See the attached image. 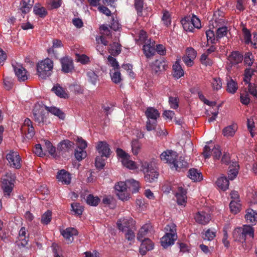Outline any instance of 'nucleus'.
<instances>
[{
    "instance_id": "22",
    "label": "nucleus",
    "mask_w": 257,
    "mask_h": 257,
    "mask_svg": "<svg viewBox=\"0 0 257 257\" xmlns=\"http://www.w3.org/2000/svg\"><path fill=\"white\" fill-rule=\"evenodd\" d=\"M57 179L63 184L68 185L71 181V174L65 170H61L58 172Z\"/></svg>"
},
{
    "instance_id": "6",
    "label": "nucleus",
    "mask_w": 257,
    "mask_h": 257,
    "mask_svg": "<svg viewBox=\"0 0 257 257\" xmlns=\"http://www.w3.org/2000/svg\"><path fill=\"white\" fill-rule=\"evenodd\" d=\"M116 154L123 166L131 170H135L138 168L135 162L131 159L130 155L122 149H117Z\"/></svg>"
},
{
    "instance_id": "1",
    "label": "nucleus",
    "mask_w": 257,
    "mask_h": 257,
    "mask_svg": "<svg viewBox=\"0 0 257 257\" xmlns=\"http://www.w3.org/2000/svg\"><path fill=\"white\" fill-rule=\"evenodd\" d=\"M54 67L53 61L46 58L39 61L37 64V74L40 79H46L50 77L53 72Z\"/></svg>"
},
{
    "instance_id": "29",
    "label": "nucleus",
    "mask_w": 257,
    "mask_h": 257,
    "mask_svg": "<svg viewBox=\"0 0 257 257\" xmlns=\"http://www.w3.org/2000/svg\"><path fill=\"white\" fill-rule=\"evenodd\" d=\"M188 167V163L184 160L182 157H177L176 161L173 163L171 168H174L176 170L180 171L182 169L186 168Z\"/></svg>"
},
{
    "instance_id": "11",
    "label": "nucleus",
    "mask_w": 257,
    "mask_h": 257,
    "mask_svg": "<svg viewBox=\"0 0 257 257\" xmlns=\"http://www.w3.org/2000/svg\"><path fill=\"white\" fill-rule=\"evenodd\" d=\"M203 155L205 159L212 156L214 160H219L221 155L220 147L218 145H215L211 148V147L205 146L204 148Z\"/></svg>"
},
{
    "instance_id": "36",
    "label": "nucleus",
    "mask_w": 257,
    "mask_h": 257,
    "mask_svg": "<svg viewBox=\"0 0 257 257\" xmlns=\"http://www.w3.org/2000/svg\"><path fill=\"white\" fill-rule=\"evenodd\" d=\"M216 184L219 189L225 191L228 188L229 181L225 177L221 176L217 179Z\"/></svg>"
},
{
    "instance_id": "30",
    "label": "nucleus",
    "mask_w": 257,
    "mask_h": 257,
    "mask_svg": "<svg viewBox=\"0 0 257 257\" xmlns=\"http://www.w3.org/2000/svg\"><path fill=\"white\" fill-rule=\"evenodd\" d=\"M73 143L68 140H65L58 145L57 150L63 152H67L73 148Z\"/></svg>"
},
{
    "instance_id": "56",
    "label": "nucleus",
    "mask_w": 257,
    "mask_h": 257,
    "mask_svg": "<svg viewBox=\"0 0 257 257\" xmlns=\"http://www.w3.org/2000/svg\"><path fill=\"white\" fill-rule=\"evenodd\" d=\"M33 11L36 15L41 17H44L47 14L46 9L44 7H40L37 5L34 6Z\"/></svg>"
},
{
    "instance_id": "2",
    "label": "nucleus",
    "mask_w": 257,
    "mask_h": 257,
    "mask_svg": "<svg viewBox=\"0 0 257 257\" xmlns=\"http://www.w3.org/2000/svg\"><path fill=\"white\" fill-rule=\"evenodd\" d=\"M139 166H141V170L145 174V180L148 183L155 182L158 179L159 173L147 161L140 160Z\"/></svg>"
},
{
    "instance_id": "27",
    "label": "nucleus",
    "mask_w": 257,
    "mask_h": 257,
    "mask_svg": "<svg viewBox=\"0 0 257 257\" xmlns=\"http://www.w3.org/2000/svg\"><path fill=\"white\" fill-rule=\"evenodd\" d=\"M14 186V180L4 179L2 182V188L5 196H10Z\"/></svg>"
},
{
    "instance_id": "48",
    "label": "nucleus",
    "mask_w": 257,
    "mask_h": 257,
    "mask_svg": "<svg viewBox=\"0 0 257 257\" xmlns=\"http://www.w3.org/2000/svg\"><path fill=\"white\" fill-rule=\"evenodd\" d=\"M100 199L97 196H94L92 194H89L86 198V202L91 206H97L100 202Z\"/></svg>"
},
{
    "instance_id": "51",
    "label": "nucleus",
    "mask_w": 257,
    "mask_h": 257,
    "mask_svg": "<svg viewBox=\"0 0 257 257\" xmlns=\"http://www.w3.org/2000/svg\"><path fill=\"white\" fill-rule=\"evenodd\" d=\"M126 183L130 185L129 188H132L133 193H135L139 191L140 189L139 182L134 179H130L127 180Z\"/></svg>"
},
{
    "instance_id": "38",
    "label": "nucleus",
    "mask_w": 257,
    "mask_h": 257,
    "mask_svg": "<svg viewBox=\"0 0 257 257\" xmlns=\"http://www.w3.org/2000/svg\"><path fill=\"white\" fill-rule=\"evenodd\" d=\"M237 128L236 124H232L225 127L222 131V134L224 136L226 137H232L235 134Z\"/></svg>"
},
{
    "instance_id": "5",
    "label": "nucleus",
    "mask_w": 257,
    "mask_h": 257,
    "mask_svg": "<svg viewBox=\"0 0 257 257\" xmlns=\"http://www.w3.org/2000/svg\"><path fill=\"white\" fill-rule=\"evenodd\" d=\"M147 118L146 129L148 131L154 130L157 126V119L160 116L158 110L152 107H148L145 111Z\"/></svg>"
},
{
    "instance_id": "49",
    "label": "nucleus",
    "mask_w": 257,
    "mask_h": 257,
    "mask_svg": "<svg viewBox=\"0 0 257 257\" xmlns=\"http://www.w3.org/2000/svg\"><path fill=\"white\" fill-rule=\"evenodd\" d=\"M216 235V231L208 229L202 233V237L204 240H212Z\"/></svg>"
},
{
    "instance_id": "13",
    "label": "nucleus",
    "mask_w": 257,
    "mask_h": 257,
    "mask_svg": "<svg viewBox=\"0 0 257 257\" xmlns=\"http://www.w3.org/2000/svg\"><path fill=\"white\" fill-rule=\"evenodd\" d=\"M21 130L22 134L25 135L28 139L32 138L35 133L32 122L28 118L25 119Z\"/></svg>"
},
{
    "instance_id": "12",
    "label": "nucleus",
    "mask_w": 257,
    "mask_h": 257,
    "mask_svg": "<svg viewBox=\"0 0 257 257\" xmlns=\"http://www.w3.org/2000/svg\"><path fill=\"white\" fill-rule=\"evenodd\" d=\"M6 158L11 167L16 169H19L22 165V159L17 152L11 151L7 155Z\"/></svg>"
},
{
    "instance_id": "26",
    "label": "nucleus",
    "mask_w": 257,
    "mask_h": 257,
    "mask_svg": "<svg viewBox=\"0 0 257 257\" xmlns=\"http://www.w3.org/2000/svg\"><path fill=\"white\" fill-rule=\"evenodd\" d=\"M141 241H142L140 247V252L141 254H146L147 251L152 250L153 248L154 245L152 241L148 238H145Z\"/></svg>"
},
{
    "instance_id": "10",
    "label": "nucleus",
    "mask_w": 257,
    "mask_h": 257,
    "mask_svg": "<svg viewBox=\"0 0 257 257\" xmlns=\"http://www.w3.org/2000/svg\"><path fill=\"white\" fill-rule=\"evenodd\" d=\"M114 188L116 191V195L119 199L124 201L130 198V194L128 192L125 182H119L115 184Z\"/></svg>"
},
{
    "instance_id": "63",
    "label": "nucleus",
    "mask_w": 257,
    "mask_h": 257,
    "mask_svg": "<svg viewBox=\"0 0 257 257\" xmlns=\"http://www.w3.org/2000/svg\"><path fill=\"white\" fill-rule=\"evenodd\" d=\"M63 46L61 41L58 39H54L53 40V46L51 48L48 50L49 54L54 53V49L60 48Z\"/></svg>"
},
{
    "instance_id": "20",
    "label": "nucleus",
    "mask_w": 257,
    "mask_h": 257,
    "mask_svg": "<svg viewBox=\"0 0 257 257\" xmlns=\"http://www.w3.org/2000/svg\"><path fill=\"white\" fill-rule=\"evenodd\" d=\"M16 75L20 81H24L28 79L26 70L20 64L13 65Z\"/></svg>"
},
{
    "instance_id": "23",
    "label": "nucleus",
    "mask_w": 257,
    "mask_h": 257,
    "mask_svg": "<svg viewBox=\"0 0 257 257\" xmlns=\"http://www.w3.org/2000/svg\"><path fill=\"white\" fill-rule=\"evenodd\" d=\"M62 70L65 73L72 72L74 69L73 60L70 58L64 57L61 59Z\"/></svg>"
},
{
    "instance_id": "19",
    "label": "nucleus",
    "mask_w": 257,
    "mask_h": 257,
    "mask_svg": "<svg viewBox=\"0 0 257 257\" xmlns=\"http://www.w3.org/2000/svg\"><path fill=\"white\" fill-rule=\"evenodd\" d=\"M61 234L67 241V243H71L73 240V236L78 234V231L74 227H67L61 231Z\"/></svg>"
},
{
    "instance_id": "60",
    "label": "nucleus",
    "mask_w": 257,
    "mask_h": 257,
    "mask_svg": "<svg viewBox=\"0 0 257 257\" xmlns=\"http://www.w3.org/2000/svg\"><path fill=\"white\" fill-rule=\"evenodd\" d=\"M227 33V28L226 27H222L217 29L216 35L217 41L225 36Z\"/></svg>"
},
{
    "instance_id": "52",
    "label": "nucleus",
    "mask_w": 257,
    "mask_h": 257,
    "mask_svg": "<svg viewBox=\"0 0 257 257\" xmlns=\"http://www.w3.org/2000/svg\"><path fill=\"white\" fill-rule=\"evenodd\" d=\"M206 35L207 42L211 44L215 43L217 41L216 35H215L213 31L208 30L206 31Z\"/></svg>"
},
{
    "instance_id": "35",
    "label": "nucleus",
    "mask_w": 257,
    "mask_h": 257,
    "mask_svg": "<svg viewBox=\"0 0 257 257\" xmlns=\"http://www.w3.org/2000/svg\"><path fill=\"white\" fill-rule=\"evenodd\" d=\"M188 176L194 182L200 181L203 179L202 174L194 168L191 169L189 170Z\"/></svg>"
},
{
    "instance_id": "4",
    "label": "nucleus",
    "mask_w": 257,
    "mask_h": 257,
    "mask_svg": "<svg viewBox=\"0 0 257 257\" xmlns=\"http://www.w3.org/2000/svg\"><path fill=\"white\" fill-rule=\"evenodd\" d=\"M235 240L243 242L248 237L253 238L254 230L251 226H242L235 229L233 233Z\"/></svg>"
},
{
    "instance_id": "45",
    "label": "nucleus",
    "mask_w": 257,
    "mask_h": 257,
    "mask_svg": "<svg viewBox=\"0 0 257 257\" xmlns=\"http://www.w3.org/2000/svg\"><path fill=\"white\" fill-rule=\"evenodd\" d=\"M110 74L111 80L114 83L117 84L121 81V74L119 69L110 71Z\"/></svg>"
},
{
    "instance_id": "55",
    "label": "nucleus",
    "mask_w": 257,
    "mask_h": 257,
    "mask_svg": "<svg viewBox=\"0 0 257 257\" xmlns=\"http://www.w3.org/2000/svg\"><path fill=\"white\" fill-rule=\"evenodd\" d=\"M181 23L184 29L186 31L192 32L194 27L191 24V23L190 22L189 18H185L184 20H182L181 21Z\"/></svg>"
},
{
    "instance_id": "47",
    "label": "nucleus",
    "mask_w": 257,
    "mask_h": 257,
    "mask_svg": "<svg viewBox=\"0 0 257 257\" xmlns=\"http://www.w3.org/2000/svg\"><path fill=\"white\" fill-rule=\"evenodd\" d=\"M136 40L138 44H144L145 43H147L149 39H147L146 32L143 30L140 31L138 34V38H136ZM149 40H150L149 39Z\"/></svg>"
},
{
    "instance_id": "43",
    "label": "nucleus",
    "mask_w": 257,
    "mask_h": 257,
    "mask_svg": "<svg viewBox=\"0 0 257 257\" xmlns=\"http://www.w3.org/2000/svg\"><path fill=\"white\" fill-rule=\"evenodd\" d=\"M226 87L227 91L232 94L234 93L238 88L237 83L232 79L227 80Z\"/></svg>"
},
{
    "instance_id": "14",
    "label": "nucleus",
    "mask_w": 257,
    "mask_h": 257,
    "mask_svg": "<svg viewBox=\"0 0 257 257\" xmlns=\"http://www.w3.org/2000/svg\"><path fill=\"white\" fill-rule=\"evenodd\" d=\"M196 51L191 47L187 48L186 50V55L182 58L183 61L188 67L192 66L194 64V60L196 57Z\"/></svg>"
},
{
    "instance_id": "16",
    "label": "nucleus",
    "mask_w": 257,
    "mask_h": 257,
    "mask_svg": "<svg viewBox=\"0 0 257 257\" xmlns=\"http://www.w3.org/2000/svg\"><path fill=\"white\" fill-rule=\"evenodd\" d=\"M100 36L96 37V41L99 43V41L101 42V44L104 46H106L108 44V41L105 39V36L109 38L110 36L111 32L109 27L107 25H103L100 27Z\"/></svg>"
},
{
    "instance_id": "8",
    "label": "nucleus",
    "mask_w": 257,
    "mask_h": 257,
    "mask_svg": "<svg viewBox=\"0 0 257 257\" xmlns=\"http://www.w3.org/2000/svg\"><path fill=\"white\" fill-rule=\"evenodd\" d=\"M254 66L256 68L254 69H251L250 68H246L244 70L243 80L246 84H248V90L249 93L253 96L257 97V87L254 85H252L250 83L249 84L250 78L253 73L257 72V63H255Z\"/></svg>"
},
{
    "instance_id": "21",
    "label": "nucleus",
    "mask_w": 257,
    "mask_h": 257,
    "mask_svg": "<svg viewBox=\"0 0 257 257\" xmlns=\"http://www.w3.org/2000/svg\"><path fill=\"white\" fill-rule=\"evenodd\" d=\"M96 149L102 156L108 158L110 156V149L108 144L105 142L100 141L97 144Z\"/></svg>"
},
{
    "instance_id": "31",
    "label": "nucleus",
    "mask_w": 257,
    "mask_h": 257,
    "mask_svg": "<svg viewBox=\"0 0 257 257\" xmlns=\"http://www.w3.org/2000/svg\"><path fill=\"white\" fill-rule=\"evenodd\" d=\"M242 55L239 52H233L228 57V60L232 65H236L242 62Z\"/></svg>"
},
{
    "instance_id": "18",
    "label": "nucleus",
    "mask_w": 257,
    "mask_h": 257,
    "mask_svg": "<svg viewBox=\"0 0 257 257\" xmlns=\"http://www.w3.org/2000/svg\"><path fill=\"white\" fill-rule=\"evenodd\" d=\"M118 229L124 235L125 238L128 241L133 242L135 237V229L131 227V226H118Z\"/></svg>"
},
{
    "instance_id": "57",
    "label": "nucleus",
    "mask_w": 257,
    "mask_h": 257,
    "mask_svg": "<svg viewBox=\"0 0 257 257\" xmlns=\"http://www.w3.org/2000/svg\"><path fill=\"white\" fill-rule=\"evenodd\" d=\"M107 60L109 65L112 67V68L110 71H113V70H115L119 69V66L118 63L116 61V59H115L111 56H109L107 58Z\"/></svg>"
},
{
    "instance_id": "59",
    "label": "nucleus",
    "mask_w": 257,
    "mask_h": 257,
    "mask_svg": "<svg viewBox=\"0 0 257 257\" xmlns=\"http://www.w3.org/2000/svg\"><path fill=\"white\" fill-rule=\"evenodd\" d=\"M87 75L89 81L93 85H96L98 81V76L96 73L92 71H89L87 72Z\"/></svg>"
},
{
    "instance_id": "46",
    "label": "nucleus",
    "mask_w": 257,
    "mask_h": 257,
    "mask_svg": "<svg viewBox=\"0 0 257 257\" xmlns=\"http://www.w3.org/2000/svg\"><path fill=\"white\" fill-rule=\"evenodd\" d=\"M121 51L120 45L116 42H114L110 45L109 52L112 55H116Z\"/></svg>"
},
{
    "instance_id": "9",
    "label": "nucleus",
    "mask_w": 257,
    "mask_h": 257,
    "mask_svg": "<svg viewBox=\"0 0 257 257\" xmlns=\"http://www.w3.org/2000/svg\"><path fill=\"white\" fill-rule=\"evenodd\" d=\"M46 106L36 104L33 109V116L35 120L39 123H43L46 119L47 114Z\"/></svg>"
},
{
    "instance_id": "40",
    "label": "nucleus",
    "mask_w": 257,
    "mask_h": 257,
    "mask_svg": "<svg viewBox=\"0 0 257 257\" xmlns=\"http://www.w3.org/2000/svg\"><path fill=\"white\" fill-rule=\"evenodd\" d=\"M47 113L50 112L52 114L57 116L59 118L64 119L65 118L64 113L59 108L53 106V107H47L46 106Z\"/></svg>"
},
{
    "instance_id": "50",
    "label": "nucleus",
    "mask_w": 257,
    "mask_h": 257,
    "mask_svg": "<svg viewBox=\"0 0 257 257\" xmlns=\"http://www.w3.org/2000/svg\"><path fill=\"white\" fill-rule=\"evenodd\" d=\"M74 155L77 160L80 161L87 156V153L85 150L81 149V148H76Z\"/></svg>"
},
{
    "instance_id": "44",
    "label": "nucleus",
    "mask_w": 257,
    "mask_h": 257,
    "mask_svg": "<svg viewBox=\"0 0 257 257\" xmlns=\"http://www.w3.org/2000/svg\"><path fill=\"white\" fill-rule=\"evenodd\" d=\"M230 211L234 214L238 213L241 209L240 201H230L229 204Z\"/></svg>"
},
{
    "instance_id": "54",
    "label": "nucleus",
    "mask_w": 257,
    "mask_h": 257,
    "mask_svg": "<svg viewBox=\"0 0 257 257\" xmlns=\"http://www.w3.org/2000/svg\"><path fill=\"white\" fill-rule=\"evenodd\" d=\"M254 57L250 52L246 53L244 57V63L245 65L251 66L254 62Z\"/></svg>"
},
{
    "instance_id": "32",
    "label": "nucleus",
    "mask_w": 257,
    "mask_h": 257,
    "mask_svg": "<svg viewBox=\"0 0 257 257\" xmlns=\"http://www.w3.org/2000/svg\"><path fill=\"white\" fill-rule=\"evenodd\" d=\"M239 165L236 162H232L229 166L228 171V176L229 180H233L238 174Z\"/></svg>"
},
{
    "instance_id": "25",
    "label": "nucleus",
    "mask_w": 257,
    "mask_h": 257,
    "mask_svg": "<svg viewBox=\"0 0 257 257\" xmlns=\"http://www.w3.org/2000/svg\"><path fill=\"white\" fill-rule=\"evenodd\" d=\"M155 43L154 41L148 40L143 46L144 53L146 57H149L153 56L155 52Z\"/></svg>"
},
{
    "instance_id": "58",
    "label": "nucleus",
    "mask_w": 257,
    "mask_h": 257,
    "mask_svg": "<svg viewBox=\"0 0 257 257\" xmlns=\"http://www.w3.org/2000/svg\"><path fill=\"white\" fill-rule=\"evenodd\" d=\"M201 63L205 66H211L213 64L212 60L206 53L203 54L200 57Z\"/></svg>"
},
{
    "instance_id": "64",
    "label": "nucleus",
    "mask_w": 257,
    "mask_h": 257,
    "mask_svg": "<svg viewBox=\"0 0 257 257\" xmlns=\"http://www.w3.org/2000/svg\"><path fill=\"white\" fill-rule=\"evenodd\" d=\"M51 218L52 212L50 210H48L42 216V223L47 224L50 222Z\"/></svg>"
},
{
    "instance_id": "61",
    "label": "nucleus",
    "mask_w": 257,
    "mask_h": 257,
    "mask_svg": "<svg viewBox=\"0 0 257 257\" xmlns=\"http://www.w3.org/2000/svg\"><path fill=\"white\" fill-rule=\"evenodd\" d=\"M222 82L219 78H213L211 82L212 88L214 90H218L222 87Z\"/></svg>"
},
{
    "instance_id": "37",
    "label": "nucleus",
    "mask_w": 257,
    "mask_h": 257,
    "mask_svg": "<svg viewBox=\"0 0 257 257\" xmlns=\"http://www.w3.org/2000/svg\"><path fill=\"white\" fill-rule=\"evenodd\" d=\"M245 218L247 221L255 224L257 223V212L251 209H248L246 211Z\"/></svg>"
},
{
    "instance_id": "3",
    "label": "nucleus",
    "mask_w": 257,
    "mask_h": 257,
    "mask_svg": "<svg viewBox=\"0 0 257 257\" xmlns=\"http://www.w3.org/2000/svg\"><path fill=\"white\" fill-rule=\"evenodd\" d=\"M176 227V226H167L165 228L166 232L161 239V245L164 248L172 245L177 239Z\"/></svg>"
},
{
    "instance_id": "34",
    "label": "nucleus",
    "mask_w": 257,
    "mask_h": 257,
    "mask_svg": "<svg viewBox=\"0 0 257 257\" xmlns=\"http://www.w3.org/2000/svg\"><path fill=\"white\" fill-rule=\"evenodd\" d=\"M173 70L174 72L173 75L177 78H180L184 75V71L180 64V60H177L173 65Z\"/></svg>"
},
{
    "instance_id": "41",
    "label": "nucleus",
    "mask_w": 257,
    "mask_h": 257,
    "mask_svg": "<svg viewBox=\"0 0 257 257\" xmlns=\"http://www.w3.org/2000/svg\"><path fill=\"white\" fill-rule=\"evenodd\" d=\"M33 4V0H23L21 8V10L22 13L24 14L28 13L31 9Z\"/></svg>"
},
{
    "instance_id": "42",
    "label": "nucleus",
    "mask_w": 257,
    "mask_h": 257,
    "mask_svg": "<svg viewBox=\"0 0 257 257\" xmlns=\"http://www.w3.org/2000/svg\"><path fill=\"white\" fill-rule=\"evenodd\" d=\"M142 144L138 140H134L132 142V151L134 155L137 156L141 152Z\"/></svg>"
},
{
    "instance_id": "24",
    "label": "nucleus",
    "mask_w": 257,
    "mask_h": 257,
    "mask_svg": "<svg viewBox=\"0 0 257 257\" xmlns=\"http://www.w3.org/2000/svg\"><path fill=\"white\" fill-rule=\"evenodd\" d=\"M175 196L177 203L180 205L185 206L187 199L186 190L182 187H178Z\"/></svg>"
},
{
    "instance_id": "62",
    "label": "nucleus",
    "mask_w": 257,
    "mask_h": 257,
    "mask_svg": "<svg viewBox=\"0 0 257 257\" xmlns=\"http://www.w3.org/2000/svg\"><path fill=\"white\" fill-rule=\"evenodd\" d=\"M72 210L77 215H80L83 212V208L80 204L78 203H73L71 204Z\"/></svg>"
},
{
    "instance_id": "28",
    "label": "nucleus",
    "mask_w": 257,
    "mask_h": 257,
    "mask_svg": "<svg viewBox=\"0 0 257 257\" xmlns=\"http://www.w3.org/2000/svg\"><path fill=\"white\" fill-rule=\"evenodd\" d=\"M167 67V62L162 58L156 60L152 65V69L156 73L163 71L166 69Z\"/></svg>"
},
{
    "instance_id": "15",
    "label": "nucleus",
    "mask_w": 257,
    "mask_h": 257,
    "mask_svg": "<svg viewBox=\"0 0 257 257\" xmlns=\"http://www.w3.org/2000/svg\"><path fill=\"white\" fill-rule=\"evenodd\" d=\"M178 155L176 152L167 150L163 152L161 155L160 158L162 161L166 163H168L171 167L175 161H176V158Z\"/></svg>"
},
{
    "instance_id": "53",
    "label": "nucleus",
    "mask_w": 257,
    "mask_h": 257,
    "mask_svg": "<svg viewBox=\"0 0 257 257\" xmlns=\"http://www.w3.org/2000/svg\"><path fill=\"white\" fill-rule=\"evenodd\" d=\"M135 223V221L133 218L126 217L119 219L117 221L116 225H134Z\"/></svg>"
},
{
    "instance_id": "7",
    "label": "nucleus",
    "mask_w": 257,
    "mask_h": 257,
    "mask_svg": "<svg viewBox=\"0 0 257 257\" xmlns=\"http://www.w3.org/2000/svg\"><path fill=\"white\" fill-rule=\"evenodd\" d=\"M116 154L123 166L131 170H135L138 168L135 162L131 159L130 155L122 149H117Z\"/></svg>"
},
{
    "instance_id": "33",
    "label": "nucleus",
    "mask_w": 257,
    "mask_h": 257,
    "mask_svg": "<svg viewBox=\"0 0 257 257\" xmlns=\"http://www.w3.org/2000/svg\"><path fill=\"white\" fill-rule=\"evenodd\" d=\"M152 234L151 227L149 226H142L139 229L137 235V239L139 240H141L146 238V236H149Z\"/></svg>"
},
{
    "instance_id": "39",
    "label": "nucleus",
    "mask_w": 257,
    "mask_h": 257,
    "mask_svg": "<svg viewBox=\"0 0 257 257\" xmlns=\"http://www.w3.org/2000/svg\"><path fill=\"white\" fill-rule=\"evenodd\" d=\"M52 90L58 96L61 98H66L68 97V93L59 85L54 86Z\"/></svg>"
},
{
    "instance_id": "17",
    "label": "nucleus",
    "mask_w": 257,
    "mask_h": 257,
    "mask_svg": "<svg viewBox=\"0 0 257 257\" xmlns=\"http://www.w3.org/2000/svg\"><path fill=\"white\" fill-rule=\"evenodd\" d=\"M195 221L202 225H205L209 223L211 219L210 215L205 211H198L194 216Z\"/></svg>"
}]
</instances>
